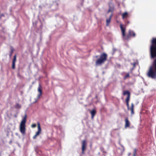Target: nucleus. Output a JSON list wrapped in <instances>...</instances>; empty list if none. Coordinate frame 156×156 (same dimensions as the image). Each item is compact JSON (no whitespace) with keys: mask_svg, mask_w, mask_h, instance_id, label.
I'll list each match as a JSON object with an SVG mask.
<instances>
[{"mask_svg":"<svg viewBox=\"0 0 156 156\" xmlns=\"http://www.w3.org/2000/svg\"><path fill=\"white\" fill-rule=\"evenodd\" d=\"M87 145L86 141L85 140H83L82 142V153L83 154H84V151L86 149V146Z\"/></svg>","mask_w":156,"mask_h":156,"instance_id":"7","label":"nucleus"},{"mask_svg":"<svg viewBox=\"0 0 156 156\" xmlns=\"http://www.w3.org/2000/svg\"><path fill=\"white\" fill-rule=\"evenodd\" d=\"M14 51V49L13 47H11L10 48V54H9V57L10 58H11V57L12 55V54L13 52Z\"/></svg>","mask_w":156,"mask_h":156,"instance_id":"12","label":"nucleus"},{"mask_svg":"<svg viewBox=\"0 0 156 156\" xmlns=\"http://www.w3.org/2000/svg\"><path fill=\"white\" fill-rule=\"evenodd\" d=\"M120 27L122 32L123 39L124 40L128 41L130 39L131 37H135L136 34L135 33L131 30H129L128 34L126 35L125 31L126 29L125 27H123L122 24H120Z\"/></svg>","mask_w":156,"mask_h":156,"instance_id":"2","label":"nucleus"},{"mask_svg":"<svg viewBox=\"0 0 156 156\" xmlns=\"http://www.w3.org/2000/svg\"><path fill=\"white\" fill-rule=\"evenodd\" d=\"M38 131L36 133L35 135L33 137V139H35L37 136H38L41 131V129L39 123L38 122L37 124Z\"/></svg>","mask_w":156,"mask_h":156,"instance_id":"6","label":"nucleus"},{"mask_svg":"<svg viewBox=\"0 0 156 156\" xmlns=\"http://www.w3.org/2000/svg\"><path fill=\"white\" fill-rule=\"evenodd\" d=\"M111 16H111L109 18L106 20V25L107 26H108L109 24L110 23Z\"/></svg>","mask_w":156,"mask_h":156,"instance_id":"14","label":"nucleus"},{"mask_svg":"<svg viewBox=\"0 0 156 156\" xmlns=\"http://www.w3.org/2000/svg\"><path fill=\"white\" fill-rule=\"evenodd\" d=\"M108 56L106 54L103 53L101 54L100 58L95 62L96 66L101 65L107 60Z\"/></svg>","mask_w":156,"mask_h":156,"instance_id":"4","label":"nucleus"},{"mask_svg":"<svg viewBox=\"0 0 156 156\" xmlns=\"http://www.w3.org/2000/svg\"><path fill=\"white\" fill-rule=\"evenodd\" d=\"M42 94V93H39V94H38L37 98L38 99H39L40 97L41 96V95Z\"/></svg>","mask_w":156,"mask_h":156,"instance_id":"20","label":"nucleus"},{"mask_svg":"<svg viewBox=\"0 0 156 156\" xmlns=\"http://www.w3.org/2000/svg\"><path fill=\"white\" fill-rule=\"evenodd\" d=\"M111 11V9H110V7H109V8L108 11V13L109 12H110Z\"/></svg>","mask_w":156,"mask_h":156,"instance_id":"24","label":"nucleus"},{"mask_svg":"<svg viewBox=\"0 0 156 156\" xmlns=\"http://www.w3.org/2000/svg\"><path fill=\"white\" fill-rule=\"evenodd\" d=\"M130 76L129 74V73H126V75L124 77L123 79L124 80H126V78H129Z\"/></svg>","mask_w":156,"mask_h":156,"instance_id":"15","label":"nucleus"},{"mask_svg":"<svg viewBox=\"0 0 156 156\" xmlns=\"http://www.w3.org/2000/svg\"><path fill=\"white\" fill-rule=\"evenodd\" d=\"M101 151H102L103 152V153H106V152L105 151H102V150H101Z\"/></svg>","mask_w":156,"mask_h":156,"instance_id":"25","label":"nucleus"},{"mask_svg":"<svg viewBox=\"0 0 156 156\" xmlns=\"http://www.w3.org/2000/svg\"><path fill=\"white\" fill-rule=\"evenodd\" d=\"M131 65H132L133 66V68L131 69V70H133L135 68L136 64V63L134 62L133 63H131Z\"/></svg>","mask_w":156,"mask_h":156,"instance_id":"16","label":"nucleus"},{"mask_svg":"<svg viewBox=\"0 0 156 156\" xmlns=\"http://www.w3.org/2000/svg\"><path fill=\"white\" fill-rule=\"evenodd\" d=\"M12 68L13 69H14L15 68V63H12Z\"/></svg>","mask_w":156,"mask_h":156,"instance_id":"19","label":"nucleus"},{"mask_svg":"<svg viewBox=\"0 0 156 156\" xmlns=\"http://www.w3.org/2000/svg\"><path fill=\"white\" fill-rule=\"evenodd\" d=\"M149 53L151 59H154L152 65L150 67L147 75L152 79H156V38H153L151 41Z\"/></svg>","mask_w":156,"mask_h":156,"instance_id":"1","label":"nucleus"},{"mask_svg":"<svg viewBox=\"0 0 156 156\" xmlns=\"http://www.w3.org/2000/svg\"><path fill=\"white\" fill-rule=\"evenodd\" d=\"M36 125L35 124H33L32 125H31V127H32V128H34L35 127H36Z\"/></svg>","mask_w":156,"mask_h":156,"instance_id":"21","label":"nucleus"},{"mask_svg":"<svg viewBox=\"0 0 156 156\" xmlns=\"http://www.w3.org/2000/svg\"><path fill=\"white\" fill-rule=\"evenodd\" d=\"M98 98V96H97V95H96V97H95V98Z\"/></svg>","mask_w":156,"mask_h":156,"instance_id":"27","label":"nucleus"},{"mask_svg":"<svg viewBox=\"0 0 156 156\" xmlns=\"http://www.w3.org/2000/svg\"><path fill=\"white\" fill-rule=\"evenodd\" d=\"M129 17V15L128 13L127 12H125L123 13L122 14V17L123 19L126 18L127 17Z\"/></svg>","mask_w":156,"mask_h":156,"instance_id":"9","label":"nucleus"},{"mask_svg":"<svg viewBox=\"0 0 156 156\" xmlns=\"http://www.w3.org/2000/svg\"><path fill=\"white\" fill-rule=\"evenodd\" d=\"M125 128L129 127L130 125V122L129 120L128 119L127 117L125 118Z\"/></svg>","mask_w":156,"mask_h":156,"instance_id":"8","label":"nucleus"},{"mask_svg":"<svg viewBox=\"0 0 156 156\" xmlns=\"http://www.w3.org/2000/svg\"><path fill=\"white\" fill-rule=\"evenodd\" d=\"M15 108L16 109H20L21 108V105L17 103L15 106Z\"/></svg>","mask_w":156,"mask_h":156,"instance_id":"13","label":"nucleus"},{"mask_svg":"<svg viewBox=\"0 0 156 156\" xmlns=\"http://www.w3.org/2000/svg\"><path fill=\"white\" fill-rule=\"evenodd\" d=\"M96 112L95 110L93 109L90 111V113L91 115V118L93 119L96 114Z\"/></svg>","mask_w":156,"mask_h":156,"instance_id":"10","label":"nucleus"},{"mask_svg":"<svg viewBox=\"0 0 156 156\" xmlns=\"http://www.w3.org/2000/svg\"><path fill=\"white\" fill-rule=\"evenodd\" d=\"M27 115L25 114L23 118L20 126V132L23 135H24L26 133V122Z\"/></svg>","mask_w":156,"mask_h":156,"instance_id":"5","label":"nucleus"},{"mask_svg":"<svg viewBox=\"0 0 156 156\" xmlns=\"http://www.w3.org/2000/svg\"><path fill=\"white\" fill-rule=\"evenodd\" d=\"M98 55H97V56H95V57H96V58H98Z\"/></svg>","mask_w":156,"mask_h":156,"instance_id":"28","label":"nucleus"},{"mask_svg":"<svg viewBox=\"0 0 156 156\" xmlns=\"http://www.w3.org/2000/svg\"><path fill=\"white\" fill-rule=\"evenodd\" d=\"M131 155V153H129L128 154V156H130V155Z\"/></svg>","mask_w":156,"mask_h":156,"instance_id":"26","label":"nucleus"},{"mask_svg":"<svg viewBox=\"0 0 156 156\" xmlns=\"http://www.w3.org/2000/svg\"><path fill=\"white\" fill-rule=\"evenodd\" d=\"M123 95H127V96L126 98V105L127 107V109L128 110H130L131 112V114L133 115L134 114V105L133 103L131 104V107L129 108V102L130 100V92L128 90L124 91L123 92Z\"/></svg>","mask_w":156,"mask_h":156,"instance_id":"3","label":"nucleus"},{"mask_svg":"<svg viewBox=\"0 0 156 156\" xmlns=\"http://www.w3.org/2000/svg\"><path fill=\"white\" fill-rule=\"evenodd\" d=\"M130 23V22L129 21L127 20L126 22V25H128Z\"/></svg>","mask_w":156,"mask_h":156,"instance_id":"22","label":"nucleus"},{"mask_svg":"<svg viewBox=\"0 0 156 156\" xmlns=\"http://www.w3.org/2000/svg\"><path fill=\"white\" fill-rule=\"evenodd\" d=\"M4 16V14H2L0 16V18H1L2 16Z\"/></svg>","mask_w":156,"mask_h":156,"instance_id":"23","label":"nucleus"},{"mask_svg":"<svg viewBox=\"0 0 156 156\" xmlns=\"http://www.w3.org/2000/svg\"><path fill=\"white\" fill-rule=\"evenodd\" d=\"M16 55H15L14 56V58L12 60V63H15L16 61Z\"/></svg>","mask_w":156,"mask_h":156,"instance_id":"17","label":"nucleus"},{"mask_svg":"<svg viewBox=\"0 0 156 156\" xmlns=\"http://www.w3.org/2000/svg\"><path fill=\"white\" fill-rule=\"evenodd\" d=\"M136 152L137 149H135L133 151V156H136Z\"/></svg>","mask_w":156,"mask_h":156,"instance_id":"18","label":"nucleus"},{"mask_svg":"<svg viewBox=\"0 0 156 156\" xmlns=\"http://www.w3.org/2000/svg\"><path fill=\"white\" fill-rule=\"evenodd\" d=\"M38 91L39 93H42V87L40 84H39L38 87Z\"/></svg>","mask_w":156,"mask_h":156,"instance_id":"11","label":"nucleus"}]
</instances>
